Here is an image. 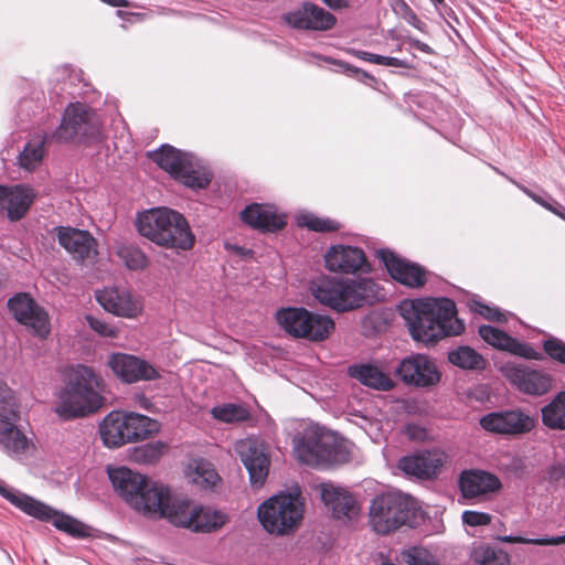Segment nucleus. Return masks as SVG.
Returning <instances> with one entry per match:
<instances>
[{
	"instance_id": "1",
	"label": "nucleus",
	"mask_w": 565,
	"mask_h": 565,
	"mask_svg": "<svg viewBox=\"0 0 565 565\" xmlns=\"http://www.w3.org/2000/svg\"><path fill=\"white\" fill-rule=\"evenodd\" d=\"M398 309L416 341L433 343L445 337L458 335L465 329L456 317L455 302L448 298L406 300Z\"/></svg>"
},
{
	"instance_id": "2",
	"label": "nucleus",
	"mask_w": 565,
	"mask_h": 565,
	"mask_svg": "<svg viewBox=\"0 0 565 565\" xmlns=\"http://www.w3.org/2000/svg\"><path fill=\"white\" fill-rule=\"evenodd\" d=\"M117 494L134 510L151 519H161L171 497L170 489L126 467L108 470Z\"/></svg>"
},
{
	"instance_id": "3",
	"label": "nucleus",
	"mask_w": 565,
	"mask_h": 565,
	"mask_svg": "<svg viewBox=\"0 0 565 565\" xmlns=\"http://www.w3.org/2000/svg\"><path fill=\"white\" fill-rule=\"evenodd\" d=\"M103 380L93 369L76 365L72 367L54 407L63 419L84 417L104 406Z\"/></svg>"
},
{
	"instance_id": "4",
	"label": "nucleus",
	"mask_w": 565,
	"mask_h": 565,
	"mask_svg": "<svg viewBox=\"0 0 565 565\" xmlns=\"http://www.w3.org/2000/svg\"><path fill=\"white\" fill-rule=\"evenodd\" d=\"M137 230L152 243L166 247L188 250L192 248L195 236L186 218L169 207H157L140 213Z\"/></svg>"
},
{
	"instance_id": "5",
	"label": "nucleus",
	"mask_w": 565,
	"mask_h": 565,
	"mask_svg": "<svg viewBox=\"0 0 565 565\" xmlns=\"http://www.w3.org/2000/svg\"><path fill=\"white\" fill-rule=\"evenodd\" d=\"M377 285L366 278L323 277L311 287L313 297L338 312L363 307L376 298Z\"/></svg>"
},
{
	"instance_id": "6",
	"label": "nucleus",
	"mask_w": 565,
	"mask_h": 565,
	"mask_svg": "<svg viewBox=\"0 0 565 565\" xmlns=\"http://www.w3.org/2000/svg\"><path fill=\"white\" fill-rule=\"evenodd\" d=\"M296 458L315 468H326L348 460V454L335 437L316 425L306 427L294 439Z\"/></svg>"
},
{
	"instance_id": "7",
	"label": "nucleus",
	"mask_w": 565,
	"mask_h": 565,
	"mask_svg": "<svg viewBox=\"0 0 565 565\" xmlns=\"http://www.w3.org/2000/svg\"><path fill=\"white\" fill-rule=\"evenodd\" d=\"M257 515L268 533L288 535L300 525L303 503L299 494L279 493L264 501L258 507Z\"/></svg>"
},
{
	"instance_id": "8",
	"label": "nucleus",
	"mask_w": 565,
	"mask_h": 565,
	"mask_svg": "<svg viewBox=\"0 0 565 565\" xmlns=\"http://www.w3.org/2000/svg\"><path fill=\"white\" fill-rule=\"evenodd\" d=\"M415 502L411 495L398 491L377 494L370 503L369 523L374 532L388 534L411 519Z\"/></svg>"
},
{
	"instance_id": "9",
	"label": "nucleus",
	"mask_w": 565,
	"mask_h": 565,
	"mask_svg": "<svg viewBox=\"0 0 565 565\" xmlns=\"http://www.w3.org/2000/svg\"><path fill=\"white\" fill-rule=\"evenodd\" d=\"M161 519H167L177 526L201 533L215 532L227 523L226 514L210 508L196 507L188 499L173 494H171Z\"/></svg>"
},
{
	"instance_id": "10",
	"label": "nucleus",
	"mask_w": 565,
	"mask_h": 565,
	"mask_svg": "<svg viewBox=\"0 0 565 565\" xmlns=\"http://www.w3.org/2000/svg\"><path fill=\"white\" fill-rule=\"evenodd\" d=\"M276 322L289 335L320 342L329 338L334 330V321L313 313L302 307H286L276 312Z\"/></svg>"
},
{
	"instance_id": "11",
	"label": "nucleus",
	"mask_w": 565,
	"mask_h": 565,
	"mask_svg": "<svg viewBox=\"0 0 565 565\" xmlns=\"http://www.w3.org/2000/svg\"><path fill=\"white\" fill-rule=\"evenodd\" d=\"M0 494L24 513L40 521L52 522V524L60 531L75 537H84L88 535V527L78 520L61 513L30 495L8 489L2 481H0Z\"/></svg>"
},
{
	"instance_id": "12",
	"label": "nucleus",
	"mask_w": 565,
	"mask_h": 565,
	"mask_svg": "<svg viewBox=\"0 0 565 565\" xmlns=\"http://www.w3.org/2000/svg\"><path fill=\"white\" fill-rule=\"evenodd\" d=\"M100 136V120L98 115L87 105L82 103L70 104L60 126L51 135V139L58 142L72 140L90 141Z\"/></svg>"
},
{
	"instance_id": "13",
	"label": "nucleus",
	"mask_w": 565,
	"mask_h": 565,
	"mask_svg": "<svg viewBox=\"0 0 565 565\" xmlns=\"http://www.w3.org/2000/svg\"><path fill=\"white\" fill-rule=\"evenodd\" d=\"M19 418L12 391L0 382V446L10 456L25 454L32 446L17 426Z\"/></svg>"
},
{
	"instance_id": "14",
	"label": "nucleus",
	"mask_w": 565,
	"mask_h": 565,
	"mask_svg": "<svg viewBox=\"0 0 565 565\" xmlns=\"http://www.w3.org/2000/svg\"><path fill=\"white\" fill-rule=\"evenodd\" d=\"M234 450L249 475L254 488H262L267 479L270 466L268 448L263 440L245 438L234 444Z\"/></svg>"
},
{
	"instance_id": "15",
	"label": "nucleus",
	"mask_w": 565,
	"mask_h": 565,
	"mask_svg": "<svg viewBox=\"0 0 565 565\" xmlns=\"http://www.w3.org/2000/svg\"><path fill=\"white\" fill-rule=\"evenodd\" d=\"M501 372L512 385L527 395H543L553 385V379L550 374L523 363L508 362L501 366Z\"/></svg>"
},
{
	"instance_id": "16",
	"label": "nucleus",
	"mask_w": 565,
	"mask_h": 565,
	"mask_svg": "<svg viewBox=\"0 0 565 565\" xmlns=\"http://www.w3.org/2000/svg\"><path fill=\"white\" fill-rule=\"evenodd\" d=\"M396 374L405 384L416 387H430L440 381V372L435 362L425 354H412L403 359Z\"/></svg>"
},
{
	"instance_id": "17",
	"label": "nucleus",
	"mask_w": 565,
	"mask_h": 565,
	"mask_svg": "<svg viewBox=\"0 0 565 565\" xmlns=\"http://www.w3.org/2000/svg\"><path fill=\"white\" fill-rule=\"evenodd\" d=\"M481 427L499 435H523L535 426L534 417L523 411L510 409L489 413L480 418Z\"/></svg>"
},
{
	"instance_id": "18",
	"label": "nucleus",
	"mask_w": 565,
	"mask_h": 565,
	"mask_svg": "<svg viewBox=\"0 0 565 565\" xmlns=\"http://www.w3.org/2000/svg\"><path fill=\"white\" fill-rule=\"evenodd\" d=\"M14 318L40 338H45L50 332V323L46 312L25 294L17 295L8 302Z\"/></svg>"
},
{
	"instance_id": "19",
	"label": "nucleus",
	"mask_w": 565,
	"mask_h": 565,
	"mask_svg": "<svg viewBox=\"0 0 565 565\" xmlns=\"http://www.w3.org/2000/svg\"><path fill=\"white\" fill-rule=\"evenodd\" d=\"M58 244L77 262L94 260L98 254L97 241L84 230L60 226L55 230Z\"/></svg>"
},
{
	"instance_id": "20",
	"label": "nucleus",
	"mask_w": 565,
	"mask_h": 565,
	"mask_svg": "<svg viewBox=\"0 0 565 565\" xmlns=\"http://www.w3.org/2000/svg\"><path fill=\"white\" fill-rule=\"evenodd\" d=\"M35 199L36 192L29 185H0V213L6 212L11 222L20 221Z\"/></svg>"
},
{
	"instance_id": "21",
	"label": "nucleus",
	"mask_w": 565,
	"mask_h": 565,
	"mask_svg": "<svg viewBox=\"0 0 565 565\" xmlns=\"http://www.w3.org/2000/svg\"><path fill=\"white\" fill-rule=\"evenodd\" d=\"M95 298L106 311L118 317L136 318L142 310L140 301L125 288L105 287L96 290Z\"/></svg>"
},
{
	"instance_id": "22",
	"label": "nucleus",
	"mask_w": 565,
	"mask_h": 565,
	"mask_svg": "<svg viewBox=\"0 0 565 565\" xmlns=\"http://www.w3.org/2000/svg\"><path fill=\"white\" fill-rule=\"evenodd\" d=\"M284 20L294 29L315 31L330 30L337 22L332 13L312 3L286 13Z\"/></svg>"
},
{
	"instance_id": "23",
	"label": "nucleus",
	"mask_w": 565,
	"mask_h": 565,
	"mask_svg": "<svg viewBox=\"0 0 565 565\" xmlns=\"http://www.w3.org/2000/svg\"><path fill=\"white\" fill-rule=\"evenodd\" d=\"M376 254L384 263L390 275L398 282L412 288L425 285L426 270L419 265L399 258L388 249H380Z\"/></svg>"
},
{
	"instance_id": "24",
	"label": "nucleus",
	"mask_w": 565,
	"mask_h": 565,
	"mask_svg": "<svg viewBox=\"0 0 565 565\" xmlns=\"http://www.w3.org/2000/svg\"><path fill=\"white\" fill-rule=\"evenodd\" d=\"M108 365L126 383L151 381L159 377V372L151 364L129 354H111Z\"/></svg>"
},
{
	"instance_id": "25",
	"label": "nucleus",
	"mask_w": 565,
	"mask_h": 565,
	"mask_svg": "<svg viewBox=\"0 0 565 565\" xmlns=\"http://www.w3.org/2000/svg\"><path fill=\"white\" fill-rule=\"evenodd\" d=\"M445 460L446 455L443 451L427 450L403 457L398 462V468L406 475L420 479H430L437 476Z\"/></svg>"
},
{
	"instance_id": "26",
	"label": "nucleus",
	"mask_w": 565,
	"mask_h": 565,
	"mask_svg": "<svg viewBox=\"0 0 565 565\" xmlns=\"http://www.w3.org/2000/svg\"><path fill=\"white\" fill-rule=\"evenodd\" d=\"M326 267L333 273L354 274L366 265L364 252L350 245H335L324 255Z\"/></svg>"
},
{
	"instance_id": "27",
	"label": "nucleus",
	"mask_w": 565,
	"mask_h": 565,
	"mask_svg": "<svg viewBox=\"0 0 565 565\" xmlns=\"http://www.w3.org/2000/svg\"><path fill=\"white\" fill-rule=\"evenodd\" d=\"M459 487L466 499H480L500 489L499 478L482 470H466L459 477Z\"/></svg>"
},
{
	"instance_id": "28",
	"label": "nucleus",
	"mask_w": 565,
	"mask_h": 565,
	"mask_svg": "<svg viewBox=\"0 0 565 565\" xmlns=\"http://www.w3.org/2000/svg\"><path fill=\"white\" fill-rule=\"evenodd\" d=\"M242 220L252 227L267 232L280 230L286 224V216L278 214L273 205L250 204L242 213Z\"/></svg>"
},
{
	"instance_id": "29",
	"label": "nucleus",
	"mask_w": 565,
	"mask_h": 565,
	"mask_svg": "<svg viewBox=\"0 0 565 565\" xmlns=\"http://www.w3.org/2000/svg\"><path fill=\"white\" fill-rule=\"evenodd\" d=\"M320 495L337 519H351L358 512L354 497L340 487H335L332 483H322L320 486Z\"/></svg>"
},
{
	"instance_id": "30",
	"label": "nucleus",
	"mask_w": 565,
	"mask_h": 565,
	"mask_svg": "<svg viewBox=\"0 0 565 565\" xmlns=\"http://www.w3.org/2000/svg\"><path fill=\"white\" fill-rule=\"evenodd\" d=\"M479 334L488 344L497 349L508 351L526 359L539 358V354L532 347L519 342L516 339L492 326H481L479 328Z\"/></svg>"
},
{
	"instance_id": "31",
	"label": "nucleus",
	"mask_w": 565,
	"mask_h": 565,
	"mask_svg": "<svg viewBox=\"0 0 565 565\" xmlns=\"http://www.w3.org/2000/svg\"><path fill=\"white\" fill-rule=\"evenodd\" d=\"M100 436L109 448H117L129 443L126 413H109L100 424Z\"/></svg>"
},
{
	"instance_id": "32",
	"label": "nucleus",
	"mask_w": 565,
	"mask_h": 565,
	"mask_svg": "<svg viewBox=\"0 0 565 565\" xmlns=\"http://www.w3.org/2000/svg\"><path fill=\"white\" fill-rule=\"evenodd\" d=\"M348 373L361 384L377 391H390L395 386L390 375L374 364H354L349 366Z\"/></svg>"
},
{
	"instance_id": "33",
	"label": "nucleus",
	"mask_w": 565,
	"mask_h": 565,
	"mask_svg": "<svg viewBox=\"0 0 565 565\" xmlns=\"http://www.w3.org/2000/svg\"><path fill=\"white\" fill-rule=\"evenodd\" d=\"M149 157L160 168L177 178L180 172L184 171L183 169H185L186 162L192 156L181 152L169 145H164L159 150L150 152Z\"/></svg>"
},
{
	"instance_id": "34",
	"label": "nucleus",
	"mask_w": 565,
	"mask_h": 565,
	"mask_svg": "<svg viewBox=\"0 0 565 565\" xmlns=\"http://www.w3.org/2000/svg\"><path fill=\"white\" fill-rule=\"evenodd\" d=\"M50 137H36L29 140L18 157V164L26 171H34L43 161L44 146Z\"/></svg>"
},
{
	"instance_id": "35",
	"label": "nucleus",
	"mask_w": 565,
	"mask_h": 565,
	"mask_svg": "<svg viewBox=\"0 0 565 565\" xmlns=\"http://www.w3.org/2000/svg\"><path fill=\"white\" fill-rule=\"evenodd\" d=\"M448 360L455 366L466 371H482L487 360L470 347H458L448 353Z\"/></svg>"
},
{
	"instance_id": "36",
	"label": "nucleus",
	"mask_w": 565,
	"mask_h": 565,
	"mask_svg": "<svg viewBox=\"0 0 565 565\" xmlns=\"http://www.w3.org/2000/svg\"><path fill=\"white\" fill-rule=\"evenodd\" d=\"M129 443L147 439L159 431L157 420L138 413H126Z\"/></svg>"
},
{
	"instance_id": "37",
	"label": "nucleus",
	"mask_w": 565,
	"mask_h": 565,
	"mask_svg": "<svg viewBox=\"0 0 565 565\" xmlns=\"http://www.w3.org/2000/svg\"><path fill=\"white\" fill-rule=\"evenodd\" d=\"M541 412L546 427L565 430V391L559 392Z\"/></svg>"
},
{
	"instance_id": "38",
	"label": "nucleus",
	"mask_w": 565,
	"mask_h": 565,
	"mask_svg": "<svg viewBox=\"0 0 565 565\" xmlns=\"http://www.w3.org/2000/svg\"><path fill=\"white\" fill-rule=\"evenodd\" d=\"M211 414L216 420L226 424H237L250 419V413L245 406L232 403L213 407Z\"/></svg>"
},
{
	"instance_id": "39",
	"label": "nucleus",
	"mask_w": 565,
	"mask_h": 565,
	"mask_svg": "<svg viewBox=\"0 0 565 565\" xmlns=\"http://www.w3.org/2000/svg\"><path fill=\"white\" fill-rule=\"evenodd\" d=\"M116 255L130 270H141L148 266V258L146 254L134 245H118L116 248Z\"/></svg>"
},
{
	"instance_id": "40",
	"label": "nucleus",
	"mask_w": 565,
	"mask_h": 565,
	"mask_svg": "<svg viewBox=\"0 0 565 565\" xmlns=\"http://www.w3.org/2000/svg\"><path fill=\"white\" fill-rule=\"evenodd\" d=\"M184 171L180 172L175 179L180 180L184 185L193 189H203L207 186L212 177L209 172L196 169V164L192 158L186 162Z\"/></svg>"
},
{
	"instance_id": "41",
	"label": "nucleus",
	"mask_w": 565,
	"mask_h": 565,
	"mask_svg": "<svg viewBox=\"0 0 565 565\" xmlns=\"http://www.w3.org/2000/svg\"><path fill=\"white\" fill-rule=\"evenodd\" d=\"M191 482L202 488H211L216 484L218 475L212 465L207 461L195 462L193 471L190 473Z\"/></svg>"
},
{
	"instance_id": "42",
	"label": "nucleus",
	"mask_w": 565,
	"mask_h": 565,
	"mask_svg": "<svg viewBox=\"0 0 565 565\" xmlns=\"http://www.w3.org/2000/svg\"><path fill=\"white\" fill-rule=\"evenodd\" d=\"M476 562L482 565H508L510 556L501 548L482 546L475 551Z\"/></svg>"
},
{
	"instance_id": "43",
	"label": "nucleus",
	"mask_w": 565,
	"mask_h": 565,
	"mask_svg": "<svg viewBox=\"0 0 565 565\" xmlns=\"http://www.w3.org/2000/svg\"><path fill=\"white\" fill-rule=\"evenodd\" d=\"M352 54L360 60L367 61L377 65L384 66H393V67H402L409 68L411 64L404 60H399L397 57L383 56L379 54H373L366 51L352 50Z\"/></svg>"
},
{
	"instance_id": "44",
	"label": "nucleus",
	"mask_w": 565,
	"mask_h": 565,
	"mask_svg": "<svg viewBox=\"0 0 565 565\" xmlns=\"http://www.w3.org/2000/svg\"><path fill=\"white\" fill-rule=\"evenodd\" d=\"M298 224L316 232H332L339 228V224L335 221L320 218L313 214L299 215Z\"/></svg>"
},
{
	"instance_id": "45",
	"label": "nucleus",
	"mask_w": 565,
	"mask_h": 565,
	"mask_svg": "<svg viewBox=\"0 0 565 565\" xmlns=\"http://www.w3.org/2000/svg\"><path fill=\"white\" fill-rule=\"evenodd\" d=\"M503 543H518V544H533V545H559L565 543V535L541 537V539H525L522 536L504 535L498 537Z\"/></svg>"
},
{
	"instance_id": "46",
	"label": "nucleus",
	"mask_w": 565,
	"mask_h": 565,
	"mask_svg": "<svg viewBox=\"0 0 565 565\" xmlns=\"http://www.w3.org/2000/svg\"><path fill=\"white\" fill-rule=\"evenodd\" d=\"M395 12L404 19L408 24L413 25L417 30L425 32L426 24L418 19L412 8L403 0H398L394 7Z\"/></svg>"
},
{
	"instance_id": "47",
	"label": "nucleus",
	"mask_w": 565,
	"mask_h": 565,
	"mask_svg": "<svg viewBox=\"0 0 565 565\" xmlns=\"http://www.w3.org/2000/svg\"><path fill=\"white\" fill-rule=\"evenodd\" d=\"M163 444H147L136 449L135 457L139 461L154 462L161 456Z\"/></svg>"
},
{
	"instance_id": "48",
	"label": "nucleus",
	"mask_w": 565,
	"mask_h": 565,
	"mask_svg": "<svg viewBox=\"0 0 565 565\" xmlns=\"http://www.w3.org/2000/svg\"><path fill=\"white\" fill-rule=\"evenodd\" d=\"M408 565H439L435 556L424 548H414L407 555Z\"/></svg>"
},
{
	"instance_id": "49",
	"label": "nucleus",
	"mask_w": 565,
	"mask_h": 565,
	"mask_svg": "<svg viewBox=\"0 0 565 565\" xmlns=\"http://www.w3.org/2000/svg\"><path fill=\"white\" fill-rule=\"evenodd\" d=\"M545 352L554 360L565 365V343L558 339H548L544 342Z\"/></svg>"
},
{
	"instance_id": "50",
	"label": "nucleus",
	"mask_w": 565,
	"mask_h": 565,
	"mask_svg": "<svg viewBox=\"0 0 565 565\" xmlns=\"http://www.w3.org/2000/svg\"><path fill=\"white\" fill-rule=\"evenodd\" d=\"M470 308L486 319L498 322L504 320V315L501 313L497 308H492L488 305L481 303L480 301H472Z\"/></svg>"
},
{
	"instance_id": "51",
	"label": "nucleus",
	"mask_w": 565,
	"mask_h": 565,
	"mask_svg": "<svg viewBox=\"0 0 565 565\" xmlns=\"http://www.w3.org/2000/svg\"><path fill=\"white\" fill-rule=\"evenodd\" d=\"M461 519L466 525L473 526V527L488 525L492 520L491 515L488 513L470 511V510L465 511L462 513Z\"/></svg>"
},
{
	"instance_id": "52",
	"label": "nucleus",
	"mask_w": 565,
	"mask_h": 565,
	"mask_svg": "<svg viewBox=\"0 0 565 565\" xmlns=\"http://www.w3.org/2000/svg\"><path fill=\"white\" fill-rule=\"evenodd\" d=\"M86 320L88 322V326L98 334L108 338H115L117 335V329L106 323L105 321L93 316H87Z\"/></svg>"
},
{
	"instance_id": "53",
	"label": "nucleus",
	"mask_w": 565,
	"mask_h": 565,
	"mask_svg": "<svg viewBox=\"0 0 565 565\" xmlns=\"http://www.w3.org/2000/svg\"><path fill=\"white\" fill-rule=\"evenodd\" d=\"M536 203H539L540 205H542L543 207H545L546 210L551 211L552 213L558 215L559 217H562L563 220H565V207L558 203H555V204H552L547 201H545L544 199H542L541 196L536 195V194H533V193H527Z\"/></svg>"
},
{
	"instance_id": "54",
	"label": "nucleus",
	"mask_w": 565,
	"mask_h": 565,
	"mask_svg": "<svg viewBox=\"0 0 565 565\" xmlns=\"http://www.w3.org/2000/svg\"><path fill=\"white\" fill-rule=\"evenodd\" d=\"M407 42L411 46L426 53V54H434V50L426 43L415 39V38H407Z\"/></svg>"
},
{
	"instance_id": "55",
	"label": "nucleus",
	"mask_w": 565,
	"mask_h": 565,
	"mask_svg": "<svg viewBox=\"0 0 565 565\" xmlns=\"http://www.w3.org/2000/svg\"><path fill=\"white\" fill-rule=\"evenodd\" d=\"M331 9H342L348 7L347 0H322Z\"/></svg>"
},
{
	"instance_id": "56",
	"label": "nucleus",
	"mask_w": 565,
	"mask_h": 565,
	"mask_svg": "<svg viewBox=\"0 0 565 565\" xmlns=\"http://www.w3.org/2000/svg\"><path fill=\"white\" fill-rule=\"evenodd\" d=\"M104 3H107L111 7H129V2L127 0H102Z\"/></svg>"
},
{
	"instance_id": "57",
	"label": "nucleus",
	"mask_w": 565,
	"mask_h": 565,
	"mask_svg": "<svg viewBox=\"0 0 565 565\" xmlns=\"http://www.w3.org/2000/svg\"><path fill=\"white\" fill-rule=\"evenodd\" d=\"M436 8H438L439 4H443L444 3V0H430Z\"/></svg>"
},
{
	"instance_id": "58",
	"label": "nucleus",
	"mask_w": 565,
	"mask_h": 565,
	"mask_svg": "<svg viewBox=\"0 0 565 565\" xmlns=\"http://www.w3.org/2000/svg\"><path fill=\"white\" fill-rule=\"evenodd\" d=\"M347 70L351 71V72H354V73L359 72V70L356 67H353V66H347Z\"/></svg>"
}]
</instances>
